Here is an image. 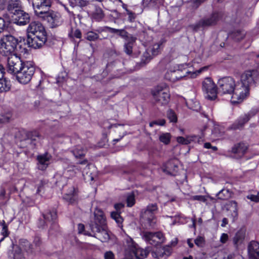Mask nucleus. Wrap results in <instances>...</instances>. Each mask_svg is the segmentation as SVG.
Wrapping results in <instances>:
<instances>
[{"label": "nucleus", "mask_w": 259, "mask_h": 259, "mask_svg": "<svg viewBox=\"0 0 259 259\" xmlns=\"http://www.w3.org/2000/svg\"><path fill=\"white\" fill-rule=\"evenodd\" d=\"M167 117L170 122H176L177 121V117L175 112L171 109H169L167 112Z\"/></svg>", "instance_id": "de8ad7c7"}, {"label": "nucleus", "mask_w": 259, "mask_h": 259, "mask_svg": "<svg viewBox=\"0 0 259 259\" xmlns=\"http://www.w3.org/2000/svg\"><path fill=\"white\" fill-rule=\"evenodd\" d=\"M107 30L109 31L111 33L117 34L120 31V29H115L108 26H105L104 27L99 28L97 31L99 32H101L102 31H106Z\"/></svg>", "instance_id": "09e8293b"}, {"label": "nucleus", "mask_w": 259, "mask_h": 259, "mask_svg": "<svg viewBox=\"0 0 259 259\" xmlns=\"http://www.w3.org/2000/svg\"><path fill=\"white\" fill-rule=\"evenodd\" d=\"M236 82L231 77H225L219 79L218 81V93L232 94Z\"/></svg>", "instance_id": "1a4fd4ad"}, {"label": "nucleus", "mask_w": 259, "mask_h": 259, "mask_svg": "<svg viewBox=\"0 0 259 259\" xmlns=\"http://www.w3.org/2000/svg\"><path fill=\"white\" fill-rule=\"evenodd\" d=\"M153 234L154 233L153 232L144 231L142 233L141 235L142 238L144 239L145 241L152 245Z\"/></svg>", "instance_id": "ea45409f"}, {"label": "nucleus", "mask_w": 259, "mask_h": 259, "mask_svg": "<svg viewBox=\"0 0 259 259\" xmlns=\"http://www.w3.org/2000/svg\"><path fill=\"white\" fill-rule=\"evenodd\" d=\"M245 35V33L243 31L237 30L235 31L231 34V37L236 41H239L242 39Z\"/></svg>", "instance_id": "58836bf2"}, {"label": "nucleus", "mask_w": 259, "mask_h": 259, "mask_svg": "<svg viewBox=\"0 0 259 259\" xmlns=\"http://www.w3.org/2000/svg\"><path fill=\"white\" fill-rule=\"evenodd\" d=\"M45 185V182L41 180L39 181V184H37L36 193L39 194L43 190V188Z\"/></svg>", "instance_id": "69168bd1"}, {"label": "nucleus", "mask_w": 259, "mask_h": 259, "mask_svg": "<svg viewBox=\"0 0 259 259\" xmlns=\"http://www.w3.org/2000/svg\"><path fill=\"white\" fill-rule=\"evenodd\" d=\"M206 128V126H204L203 129L201 130V134L200 135H198V140L197 142L199 144H201V143H203L204 142L203 137H204V133L203 131Z\"/></svg>", "instance_id": "680f3d73"}, {"label": "nucleus", "mask_w": 259, "mask_h": 259, "mask_svg": "<svg viewBox=\"0 0 259 259\" xmlns=\"http://www.w3.org/2000/svg\"><path fill=\"white\" fill-rule=\"evenodd\" d=\"M195 244L199 247H203L205 244V239L203 236H198L195 239Z\"/></svg>", "instance_id": "864d4df0"}, {"label": "nucleus", "mask_w": 259, "mask_h": 259, "mask_svg": "<svg viewBox=\"0 0 259 259\" xmlns=\"http://www.w3.org/2000/svg\"><path fill=\"white\" fill-rule=\"evenodd\" d=\"M127 205L128 207L133 206L135 203V196L134 194L131 193L127 196L126 199Z\"/></svg>", "instance_id": "8fccbe9b"}, {"label": "nucleus", "mask_w": 259, "mask_h": 259, "mask_svg": "<svg viewBox=\"0 0 259 259\" xmlns=\"http://www.w3.org/2000/svg\"><path fill=\"white\" fill-rule=\"evenodd\" d=\"M180 161L177 158L169 160L162 167V170L170 175H176L179 169Z\"/></svg>", "instance_id": "dca6fc26"}, {"label": "nucleus", "mask_w": 259, "mask_h": 259, "mask_svg": "<svg viewBox=\"0 0 259 259\" xmlns=\"http://www.w3.org/2000/svg\"><path fill=\"white\" fill-rule=\"evenodd\" d=\"M157 210V204L152 203L149 204L142 212L141 217L147 226L153 227L156 224L157 221L155 215Z\"/></svg>", "instance_id": "423d86ee"}, {"label": "nucleus", "mask_w": 259, "mask_h": 259, "mask_svg": "<svg viewBox=\"0 0 259 259\" xmlns=\"http://www.w3.org/2000/svg\"><path fill=\"white\" fill-rule=\"evenodd\" d=\"M229 236L226 233H223L220 237V242L222 244L226 243L228 240Z\"/></svg>", "instance_id": "0e129e2a"}, {"label": "nucleus", "mask_w": 259, "mask_h": 259, "mask_svg": "<svg viewBox=\"0 0 259 259\" xmlns=\"http://www.w3.org/2000/svg\"><path fill=\"white\" fill-rule=\"evenodd\" d=\"M138 245L130 236L125 237L123 242V246L125 256L130 257L137 248L136 247H138Z\"/></svg>", "instance_id": "f3484780"}, {"label": "nucleus", "mask_w": 259, "mask_h": 259, "mask_svg": "<svg viewBox=\"0 0 259 259\" xmlns=\"http://www.w3.org/2000/svg\"><path fill=\"white\" fill-rule=\"evenodd\" d=\"M227 209L231 212L232 221L235 222L238 216L237 203L235 201H229L227 204Z\"/></svg>", "instance_id": "bb28decb"}, {"label": "nucleus", "mask_w": 259, "mask_h": 259, "mask_svg": "<svg viewBox=\"0 0 259 259\" xmlns=\"http://www.w3.org/2000/svg\"><path fill=\"white\" fill-rule=\"evenodd\" d=\"M247 198L255 202H259V192L256 195L251 194L248 195Z\"/></svg>", "instance_id": "bf43d9fd"}, {"label": "nucleus", "mask_w": 259, "mask_h": 259, "mask_svg": "<svg viewBox=\"0 0 259 259\" xmlns=\"http://www.w3.org/2000/svg\"><path fill=\"white\" fill-rule=\"evenodd\" d=\"M124 207V204L122 203H116L114 204V208L116 211H113L111 213V218L115 221L119 227L122 226L123 219L120 214V210Z\"/></svg>", "instance_id": "4be33fe9"}, {"label": "nucleus", "mask_w": 259, "mask_h": 259, "mask_svg": "<svg viewBox=\"0 0 259 259\" xmlns=\"http://www.w3.org/2000/svg\"><path fill=\"white\" fill-rule=\"evenodd\" d=\"M29 15L24 11H18L14 18V22L20 26L26 25L29 22Z\"/></svg>", "instance_id": "6ab92c4d"}, {"label": "nucleus", "mask_w": 259, "mask_h": 259, "mask_svg": "<svg viewBox=\"0 0 259 259\" xmlns=\"http://www.w3.org/2000/svg\"><path fill=\"white\" fill-rule=\"evenodd\" d=\"M39 18L46 21L48 26L52 28L58 27L63 23L61 15L57 12L51 10Z\"/></svg>", "instance_id": "6e6552de"}, {"label": "nucleus", "mask_w": 259, "mask_h": 259, "mask_svg": "<svg viewBox=\"0 0 259 259\" xmlns=\"http://www.w3.org/2000/svg\"><path fill=\"white\" fill-rule=\"evenodd\" d=\"M117 34H118L121 37L124 38L125 40H126L130 36H132V34L128 33V32L124 29H120V31L117 33Z\"/></svg>", "instance_id": "5fc2aeb1"}, {"label": "nucleus", "mask_w": 259, "mask_h": 259, "mask_svg": "<svg viewBox=\"0 0 259 259\" xmlns=\"http://www.w3.org/2000/svg\"><path fill=\"white\" fill-rule=\"evenodd\" d=\"M209 197L206 196H202V195H196L195 196V200H198L199 201L207 203L208 199Z\"/></svg>", "instance_id": "13d9d810"}, {"label": "nucleus", "mask_w": 259, "mask_h": 259, "mask_svg": "<svg viewBox=\"0 0 259 259\" xmlns=\"http://www.w3.org/2000/svg\"><path fill=\"white\" fill-rule=\"evenodd\" d=\"M2 225L3 226V229L1 233L3 235V236H4V237H6L7 236H8L9 232L8 230V227L4 221H3V222L2 223Z\"/></svg>", "instance_id": "4d7b16f0"}, {"label": "nucleus", "mask_w": 259, "mask_h": 259, "mask_svg": "<svg viewBox=\"0 0 259 259\" xmlns=\"http://www.w3.org/2000/svg\"><path fill=\"white\" fill-rule=\"evenodd\" d=\"M136 248H136L135 250L133 252V253L130 256V259H133L134 257L138 259H141L147 256L148 252L146 250L140 248L139 245H138V247Z\"/></svg>", "instance_id": "c85d7f7f"}, {"label": "nucleus", "mask_w": 259, "mask_h": 259, "mask_svg": "<svg viewBox=\"0 0 259 259\" xmlns=\"http://www.w3.org/2000/svg\"><path fill=\"white\" fill-rule=\"evenodd\" d=\"M81 33L79 29H76L75 31L72 32V37H75L77 38H81Z\"/></svg>", "instance_id": "338daca9"}, {"label": "nucleus", "mask_w": 259, "mask_h": 259, "mask_svg": "<svg viewBox=\"0 0 259 259\" xmlns=\"http://www.w3.org/2000/svg\"><path fill=\"white\" fill-rule=\"evenodd\" d=\"M165 241L163 234L160 232L154 233L152 245L156 246L159 244L162 243Z\"/></svg>", "instance_id": "473e14b6"}, {"label": "nucleus", "mask_w": 259, "mask_h": 259, "mask_svg": "<svg viewBox=\"0 0 259 259\" xmlns=\"http://www.w3.org/2000/svg\"><path fill=\"white\" fill-rule=\"evenodd\" d=\"M259 81V72L257 70H249L244 72L241 75V83L249 88L250 86Z\"/></svg>", "instance_id": "f8f14e48"}, {"label": "nucleus", "mask_w": 259, "mask_h": 259, "mask_svg": "<svg viewBox=\"0 0 259 259\" xmlns=\"http://www.w3.org/2000/svg\"><path fill=\"white\" fill-rule=\"evenodd\" d=\"M64 199L70 204H75L77 200V191L74 187H72L70 190L63 197Z\"/></svg>", "instance_id": "393cba45"}, {"label": "nucleus", "mask_w": 259, "mask_h": 259, "mask_svg": "<svg viewBox=\"0 0 259 259\" xmlns=\"http://www.w3.org/2000/svg\"><path fill=\"white\" fill-rule=\"evenodd\" d=\"M171 248L169 245L164 246L159 249L158 256L163 257L164 255L168 256L171 253Z\"/></svg>", "instance_id": "a19ab883"}, {"label": "nucleus", "mask_w": 259, "mask_h": 259, "mask_svg": "<svg viewBox=\"0 0 259 259\" xmlns=\"http://www.w3.org/2000/svg\"><path fill=\"white\" fill-rule=\"evenodd\" d=\"M18 43L17 38L11 35H6L0 39V48L6 56L13 54Z\"/></svg>", "instance_id": "39448f33"}, {"label": "nucleus", "mask_w": 259, "mask_h": 259, "mask_svg": "<svg viewBox=\"0 0 259 259\" xmlns=\"http://www.w3.org/2000/svg\"><path fill=\"white\" fill-rule=\"evenodd\" d=\"M32 6L35 15L40 18L50 10L51 0H32Z\"/></svg>", "instance_id": "9b49d317"}, {"label": "nucleus", "mask_w": 259, "mask_h": 259, "mask_svg": "<svg viewBox=\"0 0 259 259\" xmlns=\"http://www.w3.org/2000/svg\"><path fill=\"white\" fill-rule=\"evenodd\" d=\"M104 13L102 10L99 8H96L95 12L92 14L93 18L96 21H99L104 17Z\"/></svg>", "instance_id": "4c0bfd02"}, {"label": "nucleus", "mask_w": 259, "mask_h": 259, "mask_svg": "<svg viewBox=\"0 0 259 259\" xmlns=\"http://www.w3.org/2000/svg\"><path fill=\"white\" fill-rule=\"evenodd\" d=\"M104 257V259H115L114 254L111 251L105 252Z\"/></svg>", "instance_id": "e2e57ef3"}, {"label": "nucleus", "mask_w": 259, "mask_h": 259, "mask_svg": "<svg viewBox=\"0 0 259 259\" xmlns=\"http://www.w3.org/2000/svg\"><path fill=\"white\" fill-rule=\"evenodd\" d=\"M249 115L245 114L240 117L238 121L237 124L235 125V128H239L241 127L244 123L247 122L250 119Z\"/></svg>", "instance_id": "79ce46f5"}, {"label": "nucleus", "mask_w": 259, "mask_h": 259, "mask_svg": "<svg viewBox=\"0 0 259 259\" xmlns=\"http://www.w3.org/2000/svg\"><path fill=\"white\" fill-rule=\"evenodd\" d=\"M162 42L161 41L153 44L148 50L150 51L152 56H155L157 55L161 50V46Z\"/></svg>", "instance_id": "f704fd0d"}, {"label": "nucleus", "mask_w": 259, "mask_h": 259, "mask_svg": "<svg viewBox=\"0 0 259 259\" xmlns=\"http://www.w3.org/2000/svg\"><path fill=\"white\" fill-rule=\"evenodd\" d=\"M153 57V56L152 55L150 51L147 49L143 53L142 56L141 62L143 64H146L152 59Z\"/></svg>", "instance_id": "37998d69"}, {"label": "nucleus", "mask_w": 259, "mask_h": 259, "mask_svg": "<svg viewBox=\"0 0 259 259\" xmlns=\"http://www.w3.org/2000/svg\"><path fill=\"white\" fill-rule=\"evenodd\" d=\"M247 146L244 143H239L235 145L232 148L231 152L236 158L241 157L245 153Z\"/></svg>", "instance_id": "412c9836"}, {"label": "nucleus", "mask_w": 259, "mask_h": 259, "mask_svg": "<svg viewBox=\"0 0 259 259\" xmlns=\"http://www.w3.org/2000/svg\"><path fill=\"white\" fill-rule=\"evenodd\" d=\"M151 93L155 103L158 105H166L169 101V89L165 83L160 84L154 88Z\"/></svg>", "instance_id": "7ed1b4c3"}, {"label": "nucleus", "mask_w": 259, "mask_h": 259, "mask_svg": "<svg viewBox=\"0 0 259 259\" xmlns=\"http://www.w3.org/2000/svg\"><path fill=\"white\" fill-rule=\"evenodd\" d=\"M6 29L5 21L0 17V33L3 32Z\"/></svg>", "instance_id": "052dcab7"}, {"label": "nucleus", "mask_w": 259, "mask_h": 259, "mask_svg": "<svg viewBox=\"0 0 259 259\" xmlns=\"http://www.w3.org/2000/svg\"><path fill=\"white\" fill-rule=\"evenodd\" d=\"M66 181V178L65 177H61L60 181H57L56 183L59 187H63L65 185V183Z\"/></svg>", "instance_id": "774afa93"}, {"label": "nucleus", "mask_w": 259, "mask_h": 259, "mask_svg": "<svg viewBox=\"0 0 259 259\" xmlns=\"http://www.w3.org/2000/svg\"><path fill=\"white\" fill-rule=\"evenodd\" d=\"M19 245L28 254H33L35 253V249L33 245L26 239H20Z\"/></svg>", "instance_id": "a878e982"}, {"label": "nucleus", "mask_w": 259, "mask_h": 259, "mask_svg": "<svg viewBox=\"0 0 259 259\" xmlns=\"http://www.w3.org/2000/svg\"><path fill=\"white\" fill-rule=\"evenodd\" d=\"M136 39L137 38L132 35L125 40V42L124 44L123 49L124 52L127 55H130L132 54L133 45Z\"/></svg>", "instance_id": "cd10ccee"}, {"label": "nucleus", "mask_w": 259, "mask_h": 259, "mask_svg": "<svg viewBox=\"0 0 259 259\" xmlns=\"http://www.w3.org/2000/svg\"><path fill=\"white\" fill-rule=\"evenodd\" d=\"M27 42L29 47L37 49L44 46L47 41V33L44 26L38 21L31 22L27 29Z\"/></svg>", "instance_id": "f257e3e1"}, {"label": "nucleus", "mask_w": 259, "mask_h": 259, "mask_svg": "<svg viewBox=\"0 0 259 259\" xmlns=\"http://www.w3.org/2000/svg\"><path fill=\"white\" fill-rule=\"evenodd\" d=\"M33 243V244L35 246V248H34L35 251L36 250L39 251L40 250V245L41 244V241L40 238L39 237H35L34 239Z\"/></svg>", "instance_id": "3c124183"}, {"label": "nucleus", "mask_w": 259, "mask_h": 259, "mask_svg": "<svg viewBox=\"0 0 259 259\" xmlns=\"http://www.w3.org/2000/svg\"><path fill=\"white\" fill-rule=\"evenodd\" d=\"M91 232H85V235L95 237L102 242H107L110 239V235L107 229V227H100L96 223L89 224Z\"/></svg>", "instance_id": "20e7f679"}, {"label": "nucleus", "mask_w": 259, "mask_h": 259, "mask_svg": "<svg viewBox=\"0 0 259 259\" xmlns=\"http://www.w3.org/2000/svg\"><path fill=\"white\" fill-rule=\"evenodd\" d=\"M70 3L73 7L75 6L84 7L88 4V2L86 0H70Z\"/></svg>", "instance_id": "a18cd8bd"}, {"label": "nucleus", "mask_w": 259, "mask_h": 259, "mask_svg": "<svg viewBox=\"0 0 259 259\" xmlns=\"http://www.w3.org/2000/svg\"><path fill=\"white\" fill-rule=\"evenodd\" d=\"M87 151V148H82L80 145L76 146L72 150V153L74 155L75 158H80L84 156Z\"/></svg>", "instance_id": "2f4dec72"}, {"label": "nucleus", "mask_w": 259, "mask_h": 259, "mask_svg": "<svg viewBox=\"0 0 259 259\" xmlns=\"http://www.w3.org/2000/svg\"><path fill=\"white\" fill-rule=\"evenodd\" d=\"M21 4L19 0H10L7 6L8 11L14 15L17 14L18 11H21Z\"/></svg>", "instance_id": "b1692460"}, {"label": "nucleus", "mask_w": 259, "mask_h": 259, "mask_svg": "<svg viewBox=\"0 0 259 259\" xmlns=\"http://www.w3.org/2000/svg\"><path fill=\"white\" fill-rule=\"evenodd\" d=\"M191 73V77L194 74V72L188 71L187 69L181 70L180 69L169 70L165 74L164 77L166 79L172 82H175L183 77H186V74Z\"/></svg>", "instance_id": "4468645a"}, {"label": "nucleus", "mask_w": 259, "mask_h": 259, "mask_svg": "<svg viewBox=\"0 0 259 259\" xmlns=\"http://www.w3.org/2000/svg\"><path fill=\"white\" fill-rule=\"evenodd\" d=\"M202 89L207 94V98L211 100H214L218 93L217 89L210 78H206L202 82Z\"/></svg>", "instance_id": "2eb2a0df"}, {"label": "nucleus", "mask_w": 259, "mask_h": 259, "mask_svg": "<svg viewBox=\"0 0 259 259\" xmlns=\"http://www.w3.org/2000/svg\"><path fill=\"white\" fill-rule=\"evenodd\" d=\"M177 141L179 143L187 145L190 143L192 140L189 137L185 138L183 137H178L177 139Z\"/></svg>", "instance_id": "603ef678"}, {"label": "nucleus", "mask_w": 259, "mask_h": 259, "mask_svg": "<svg viewBox=\"0 0 259 259\" xmlns=\"http://www.w3.org/2000/svg\"><path fill=\"white\" fill-rule=\"evenodd\" d=\"M43 217L46 222H54L57 219V212L55 209L49 210L45 214H44Z\"/></svg>", "instance_id": "72a5a7b5"}, {"label": "nucleus", "mask_w": 259, "mask_h": 259, "mask_svg": "<svg viewBox=\"0 0 259 259\" xmlns=\"http://www.w3.org/2000/svg\"><path fill=\"white\" fill-rule=\"evenodd\" d=\"M7 58V71L9 73L16 74L18 73L25 61L15 54L8 55Z\"/></svg>", "instance_id": "9d476101"}, {"label": "nucleus", "mask_w": 259, "mask_h": 259, "mask_svg": "<svg viewBox=\"0 0 259 259\" xmlns=\"http://www.w3.org/2000/svg\"><path fill=\"white\" fill-rule=\"evenodd\" d=\"M232 193L228 189H222L218 193V198L222 200H227L231 197Z\"/></svg>", "instance_id": "e433bc0d"}, {"label": "nucleus", "mask_w": 259, "mask_h": 259, "mask_svg": "<svg viewBox=\"0 0 259 259\" xmlns=\"http://www.w3.org/2000/svg\"><path fill=\"white\" fill-rule=\"evenodd\" d=\"M28 140H30L31 143L33 145H36V143L39 142L41 139V136L39 133L36 131L29 132L27 134Z\"/></svg>", "instance_id": "7c9ffc66"}, {"label": "nucleus", "mask_w": 259, "mask_h": 259, "mask_svg": "<svg viewBox=\"0 0 259 259\" xmlns=\"http://www.w3.org/2000/svg\"><path fill=\"white\" fill-rule=\"evenodd\" d=\"M249 94V88L239 81L236 83L232 93V102L238 103L243 101Z\"/></svg>", "instance_id": "0eeeda50"}, {"label": "nucleus", "mask_w": 259, "mask_h": 259, "mask_svg": "<svg viewBox=\"0 0 259 259\" xmlns=\"http://www.w3.org/2000/svg\"><path fill=\"white\" fill-rule=\"evenodd\" d=\"M245 235V230L243 228L240 229L236 233L233 238V242L235 245L238 246L241 244L244 239Z\"/></svg>", "instance_id": "c756f323"}, {"label": "nucleus", "mask_w": 259, "mask_h": 259, "mask_svg": "<svg viewBox=\"0 0 259 259\" xmlns=\"http://www.w3.org/2000/svg\"><path fill=\"white\" fill-rule=\"evenodd\" d=\"M35 71V67L34 62L30 61H25L16 75V79L21 84H27L31 80Z\"/></svg>", "instance_id": "f03ea898"}, {"label": "nucleus", "mask_w": 259, "mask_h": 259, "mask_svg": "<svg viewBox=\"0 0 259 259\" xmlns=\"http://www.w3.org/2000/svg\"><path fill=\"white\" fill-rule=\"evenodd\" d=\"M171 136L169 133H162L159 135V139L160 141L165 145L168 144L170 142Z\"/></svg>", "instance_id": "c03bdc74"}, {"label": "nucleus", "mask_w": 259, "mask_h": 259, "mask_svg": "<svg viewBox=\"0 0 259 259\" xmlns=\"http://www.w3.org/2000/svg\"><path fill=\"white\" fill-rule=\"evenodd\" d=\"M95 220L91 222L90 223H96L98 226L105 227L106 225V219L104 214V212L100 209H97L95 211Z\"/></svg>", "instance_id": "5701e85b"}, {"label": "nucleus", "mask_w": 259, "mask_h": 259, "mask_svg": "<svg viewBox=\"0 0 259 259\" xmlns=\"http://www.w3.org/2000/svg\"><path fill=\"white\" fill-rule=\"evenodd\" d=\"M164 0H143V5L145 6L153 8L158 7L163 4Z\"/></svg>", "instance_id": "c9c22d12"}, {"label": "nucleus", "mask_w": 259, "mask_h": 259, "mask_svg": "<svg viewBox=\"0 0 259 259\" xmlns=\"http://www.w3.org/2000/svg\"><path fill=\"white\" fill-rule=\"evenodd\" d=\"M85 38L89 41H95L99 38V35L95 32L89 31L86 33Z\"/></svg>", "instance_id": "49530a36"}, {"label": "nucleus", "mask_w": 259, "mask_h": 259, "mask_svg": "<svg viewBox=\"0 0 259 259\" xmlns=\"http://www.w3.org/2000/svg\"><path fill=\"white\" fill-rule=\"evenodd\" d=\"M248 252L250 258L259 259V243L254 241L250 242L248 245Z\"/></svg>", "instance_id": "aec40b11"}, {"label": "nucleus", "mask_w": 259, "mask_h": 259, "mask_svg": "<svg viewBox=\"0 0 259 259\" xmlns=\"http://www.w3.org/2000/svg\"><path fill=\"white\" fill-rule=\"evenodd\" d=\"M221 16L222 14L220 12H214L210 17L204 18L200 20L199 22L195 25V29L196 28H204L216 24Z\"/></svg>", "instance_id": "ddd939ff"}, {"label": "nucleus", "mask_w": 259, "mask_h": 259, "mask_svg": "<svg viewBox=\"0 0 259 259\" xmlns=\"http://www.w3.org/2000/svg\"><path fill=\"white\" fill-rule=\"evenodd\" d=\"M52 157L48 153L37 155L38 168L41 170H45L50 164V161Z\"/></svg>", "instance_id": "a211bd4d"}, {"label": "nucleus", "mask_w": 259, "mask_h": 259, "mask_svg": "<svg viewBox=\"0 0 259 259\" xmlns=\"http://www.w3.org/2000/svg\"><path fill=\"white\" fill-rule=\"evenodd\" d=\"M14 257L15 259H21L22 257L21 248L18 247L14 251Z\"/></svg>", "instance_id": "6e6d98bb"}]
</instances>
